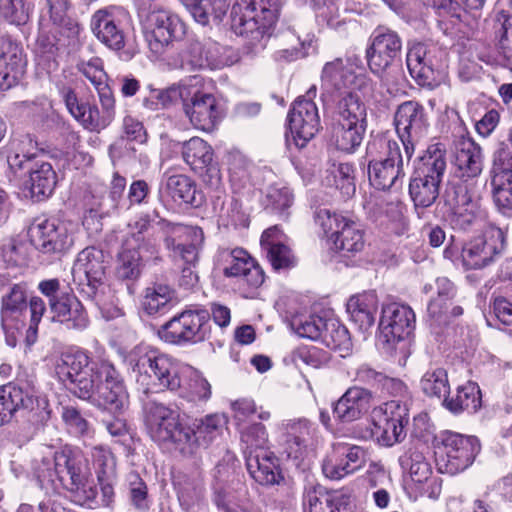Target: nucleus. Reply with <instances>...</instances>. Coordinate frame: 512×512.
<instances>
[{"label": "nucleus", "instance_id": "nucleus-1", "mask_svg": "<svg viewBox=\"0 0 512 512\" xmlns=\"http://www.w3.org/2000/svg\"><path fill=\"white\" fill-rule=\"evenodd\" d=\"M161 238L174 259L194 264L204 235L199 227L167 220L154 224L150 215H140L128 224V233L118 257L117 275L122 279H137L144 263L159 259Z\"/></svg>", "mask_w": 512, "mask_h": 512}, {"label": "nucleus", "instance_id": "nucleus-2", "mask_svg": "<svg viewBox=\"0 0 512 512\" xmlns=\"http://www.w3.org/2000/svg\"><path fill=\"white\" fill-rule=\"evenodd\" d=\"M55 373L73 395L94 406L120 411L128 404L124 379L114 364L108 360L92 361L82 348L73 346L63 351L56 361Z\"/></svg>", "mask_w": 512, "mask_h": 512}, {"label": "nucleus", "instance_id": "nucleus-3", "mask_svg": "<svg viewBox=\"0 0 512 512\" xmlns=\"http://www.w3.org/2000/svg\"><path fill=\"white\" fill-rule=\"evenodd\" d=\"M33 473L39 486L49 491L65 489L72 501L93 508L97 489L89 480L87 461L83 453L71 446L58 450L47 448L40 459L33 461Z\"/></svg>", "mask_w": 512, "mask_h": 512}, {"label": "nucleus", "instance_id": "nucleus-4", "mask_svg": "<svg viewBox=\"0 0 512 512\" xmlns=\"http://www.w3.org/2000/svg\"><path fill=\"white\" fill-rule=\"evenodd\" d=\"M285 0H237L231 10V29L244 37L243 53L254 57L265 50Z\"/></svg>", "mask_w": 512, "mask_h": 512}, {"label": "nucleus", "instance_id": "nucleus-5", "mask_svg": "<svg viewBox=\"0 0 512 512\" xmlns=\"http://www.w3.org/2000/svg\"><path fill=\"white\" fill-rule=\"evenodd\" d=\"M138 388L145 394L174 391L185 367L172 356L149 346H137L126 357Z\"/></svg>", "mask_w": 512, "mask_h": 512}, {"label": "nucleus", "instance_id": "nucleus-6", "mask_svg": "<svg viewBox=\"0 0 512 512\" xmlns=\"http://www.w3.org/2000/svg\"><path fill=\"white\" fill-rule=\"evenodd\" d=\"M321 98L335 106L342 100H360L357 92L368 95L373 91V83L367 76L360 58H335L326 62L321 71Z\"/></svg>", "mask_w": 512, "mask_h": 512}, {"label": "nucleus", "instance_id": "nucleus-7", "mask_svg": "<svg viewBox=\"0 0 512 512\" xmlns=\"http://www.w3.org/2000/svg\"><path fill=\"white\" fill-rule=\"evenodd\" d=\"M145 41L152 53L161 55L173 41L180 40L186 26L178 15L165 10L160 0H135Z\"/></svg>", "mask_w": 512, "mask_h": 512}, {"label": "nucleus", "instance_id": "nucleus-8", "mask_svg": "<svg viewBox=\"0 0 512 512\" xmlns=\"http://www.w3.org/2000/svg\"><path fill=\"white\" fill-rule=\"evenodd\" d=\"M145 423L150 437L160 444H172L180 453L191 452V429L177 408L159 402L145 407Z\"/></svg>", "mask_w": 512, "mask_h": 512}, {"label": "nucleus", "instance_id": "nucleus-9", "mask_svg": "<svg viewBox=\"0 0 512 512\" xmlns=\"http://www.w3.org/2000/svg\"><path fill=\"white\" fill-rule=\"evenodd\" d=\"M315 222L321 227L330 249L342 256H354L363 250L364 231L352 219L329 209L319 208L315 212Z\"/></svg>", "mask_w": 512, "mask_h": 512}, {"label": "nucleus", "instance_id": "nucleus-10", "mask_svg": "<svg viewBox=\"0 0 512 512\" xmlns=\"http://www.w3.org/2000/svg\"><path fill=\"white\" fill-rule=\"evenodd\" d=\"M331 141L345 153H354L366 133V107L361 100L347 98L335 106Z\"/></svg>", "mask_w": 512, "mask_h": 512}, {"label": "nucleus", "instance_id": "nucleus-11", "mask_svg": "<svg viewBox=\"0 0 512 512\" xmlns=\"http://www.w3.org/2000/svg\"><path fill=\"white\" fill-rule=\"evenodd\" d=\"M210 334V313L205 309H186L173 316L158 330L162 341L178 346L204 342Z\"/></svg>", "mask_w": 512, "mask_h": 512}, {"label": "nucleus", "instance_id": "nucleus-12", "mask_svg": "<svg viewBox=\"0 0 512 512\" xmlns=\"http://www.w3.org/2000/svg\"><path fill=\"white\" fill-rule=\"evenodd\" d=\"M406 65L417 84L428 89L437 88L446 78V52L434 45L409 46Z\"/></svg>", "mask_w": 512, "mask_h": 512}, {"label": "nucleus", "instance_id": "nucleus-13", "mask_svg": "<svg viewBox=\"0 0 512 512\" xmlns=\"http://www.w3.org/2000/svg\"><path fill=\"white\" fill-rule=\"evenodd\" d=\"M28 235L35 249L49 260L59 259L74 244L73 224L57 219H36Z\"/></svg>", "mask_w": 512, "mask_h": 512}, {"label": "nucleus", "instance_id": "nucleus-14", "mask_svg": "<svg viewBox=\"0 0 512 512\" xmlns=\"http://www.w3.org/2000/svg\"><path fill=\"white\" fill-rule=\"evenodd\" d=\"M219 261L224 276L234 279V284L245 297H253L264 282L263 269L242 248L220 251Z\"/></svg>", "mask_w": 512, "mask_h": 512}, {"label": "nucleus", "instance_id": "nucleus-15", "mask_svg": "<svg viewBox=\"0 0 512 512\" xmlns=\"http://www.w3.org/2000/svg\"><path fill=\"white\" fill-rule=\"evenodd\" d=\"M59 94L69 113L80 122L84 128L90 131H101L105 129L115 118L116 109L113 92L98 94L101 109L96 105L80 103L77 94L71 87H60Z\"/></svg>", "mask_w": 512, "mask_h": 512}, {"label": "nucleus", "instance_id": "nucleus-16", "mask_svg": "<svg viewBox=\"0 0 512 512\" xmlns=\"http://www.w3.org/2000/svg\"><path fill=\"white\" fill-rule=\"evenodd\" d=\"M440 446L439 469L441 472L457 474L471 466L481 450L477 437L453 431H443L438 437Z\"/></svg>", "mask_w": 512, "mask_h": 512}, {"label": "nucleus", "instance_id": "nucleus-17", "mask_svg": "<svg viewBox=\"0 0 512 512\" xmlns=\"http://www.w3.org/2000/svg\"><path fill=\"white\" fill-rule=\"evenodd\" d=\"M410 404L411 400H390L374 408L373 419L381 429L378 441L383 446L390 447L405 439L410 422Z\"/></svg>", "mask_w": 512, "mask_h": 512}, {"label": "nucleus", "instance_id": "nucleus-18", "mask_svg": "<svg viewBox=\"0 0 512 512\" xmlns=\"http://www.w3.org/2000/svg\"><path fill=\"white\" fill-rule=\"evenodd\" d=\"M317 88L311 86L304 96L298 97L288 113V124L295 142L299 148H303L320 128L318 109L313 101Z\"/></svg>", "mask_w": 512, "mask_h": 512}, {"label": "nucleus", "instance_id": "nucleus-19", "mask_svg": "<svg viewBox=\"0 0 512 512\" xmlns=\"http://www.w3.org/2000/svg\"><path fill=\"white\" fill-rule=\"evenodd\" d=\"M394 124L406 158L410 160L415 153L416 145L427 132L428 121L425 108L413 100L401 103L395 112Z\"/></svg>", "mask_w": 512, "mask_h": 512}, {"label": "nucleus", "instance_id": "nucleus-20", "mask_svg": "<svg viewBox=\"0 0 512 512\" xmlns=\"http://www.w3.org/2000/svg\"><path fill=\"white\" fill-rule=\"evenodd\" d=\"M232 53V49L224 48L211 40H194L181 52L178 66L184 70L217 69L238 61L237 57L230 58Z\"/></svg>", "mask_w": 512, "mask_h": 512}, {"label": "nucleus", "instance_id": "nucleus-21", "mask_svg": "<svg viewBox=\"0 0 512 512\" xmlns=\"http://www.w3.org/2000/svg\"><path fill=\"white\" fill-rule=\"evenodd\" d=\"M275 429L283 452L296 461L304 457L317 434V426L307 418L282 420Z\"/></svg>", "mask_w": 512, "mask_h": 512}, {"label": "nucleus", "instance_id": "nucleus-22", "mask_svg": "<svg viewBox=\"0 0 512 512\" xmlns=\"http://www.w3.org/2000/svg\"><path fill=\"white\" fill-rule=\"evenodd\" d=\"M415 323V313L408 305L397 302L386 304L381 311L380 337L391 347L403 342L405 348V341L413 333Z\"/></svg>", "mask_w": 512, "mask_h": 512}, {"label": "nucleus", "instance_id": "nucleus-23", "mask_svg": "<svg viewBox=\"0 0 512 512\" xmlns=\"http://www.w3.org/2000/svg\"><path fill=\"white\" fill-rule=\"evenodd\" d=\"M74 283L89 297L97 298L105 276L104 253L91 246L78 253L72 267Z\"/></svg>", "mask_w": 512, "mask_h": 512}, {"label": "nucleus", "instance_id": "nucleus-24", "mask_svg": "<svg viewBox=\"0 0 512 512\" xmlns=\"http://www.w3.org/2000/svg\"><path fill=\"white\" fill-rule=\"evenodd\" d=\"M28 308L26 285L14 284L1 299V326L6 343L15 347L20 331L24 328L25 313Z\"/></svg>", "mask_w": 512, "mask_h": 512}, {"label": "nucleus", "instance_id": "nucleus-25", "mask_svg": "<svg viewBox=\"0 0 512 512\" xmlns=\"http://www.w3.org/2000/svg\"><path fill=\"white\" fill-rule=\"evenodd\" d=\"M402 48L398 33L384 26L377 27L370 36L366 59L371 72L382 75L392 65Z\"/></svg>", "mask_w": 512, "mask_h": 512}, {"label": "nucleus", "instance_id": "nucleus-26", "mask_svg": "<svg viewBox=\"0 0 512 512\" xmlns=\"http://www.w3.org/2000/svg\"><path fill=\"white\" fill-rule=\"evenodd\" d=\"M201 85L202 81L191 84L183 110L195 128L209 132L219 123L221 109L215 96L201 90Z\"/></svg>", "mask_w": 512, "mask_h": 512}, {"label": "nucleus", "instance_id": "nucleus-27", "mask_svg": "<svg viewBox=\"0 0 512 512\" xmlns=\"http://www.w3.org/2000/svg\"><path fill=\"white\" fill-rule=\"evenodd\" d=\"M128 20V13L121 7L110 6L97 10L91 18V29L103 44L113 50H120L125 45L123 25Z\"/></svg>", "mask_w": 512, "mask_h": 512}, {"label": "nucleus", "instance_id": "nucleus-28", "mask_svg": "<svg viewBox=\"0 0 512 512\" xmlns=\"http://www.w3.org/2000/svg\"><path fill=\"white\" fill-rule=\"evenodd\" d=\"M504 244V233L498 228L470 240L462 248L464 266L467 269H481L489 265L503 251Z\"/></svg>", "mask_w": 512, "mask_h": 512}, {"label": "nucleus", "instance_id": "nucleus-29", "mask_svg": "<svg viewBox=\"0 0 512 512\" xmlns=\"http://www.w3.org/2000/svg\"><path fill=\"white\" fill-rule=\"evenodd\" d=\"M365 450L356 445L337 443L322 463L325 477L340 480L361 469L365 463Z\"/></svg>", "mask_w": 512, "mask_h": 512}, {"label": "nucleus", "instance_id": "nucleus-30", "mask_svg": "<svg viewBox=\"0 0 512 512\" xmlns=\"http://www.w3.org/2000/svg\"><path fill=\"white\" fill-rule=\"evenodd\" d=\"M445 205L448 207L445 219L455 230H469L477 224L481 216L479 202L463 186L453 190V197L450 193L447 194Z\"/></svg>", "mask_w": 512, "mask_h": 512}, {"label": "nucleus", "instance_id": "nucleus-31", "mask_svg": "<svg viewBox=\"0 0 512 512\" xmlns=\"http://www.w3.org/2000/svg\"><path fill=\"white\" fill-rule=\"evenodd\" d=\"M374 400L372 390L359 385L351 386L333 403V416L342 423L353 422L369 411Z\"/></svg>", "mask_w": 512, "mask_h": 512}, {"label": "nucleus", "instance_id": "nucleus-32", "mask_svg": "<svg viewBox=\"0 0 512 512\" xmlns=\"http://www.w3.org/2000/svg\"><path fill=\"white\" fill-rule=\"evenodd\" d=\"M159 193L162 199L167 198L178 206H198L201 203L195 181L185 174L164 172Z\"/></svg>", "mask_w": 512, "mask_h": 512}, {"label": "nucleus", "instance_id": "nucleus-33", "mask_svg": "<svg viewBox=\"0 0 512 512\" xmlns=\"http://www.w3.org/2000/svg\"><path fill=\"white\" fill-rule=\"evenodd\" d=\"M50 313L51 320L59 323L65 330L82 332L90 325L86 309L72 294L62 293L61 300L52 304Z\"/></svg>", "mask_w": 512, "mask_h": 512}, {"label": "nucleus", "instance_id": "nucleus-34", "mask_svg": "<svg viewBox=\"0 0 512 512\" xmlns=\"http://www.w3.org/2000/svg\"><path fill=\"white\" fill-rule=\"evenodd\" d=\"M260 245L274 270L289 269L295 266L296 259L288 245V237L278 225L263 231Z\"/></svg>", "mask_w": 512, "mask_h": 512}, {"label": "nucleus", "instance_id": "nucleus-35", "mask_svg": "<svg viewBox=\"0 0 512 512\" xmlns=\"http://www.w3.org/2000/svg\"><path fill=\"white\" fill-rule=\"evenodd\" d=\"M213 502L219 512H253L248 489L240 480L217 485L214 488Z\"/></svg>", "mask_w": 512, "mask_h": 512}, {"label": "nucleus", "instance_id": "nucleus-36", "mask_svg": "<svg viewBox=\"0 0 512 512\" xmlns=\"http://www.w3.org/2000/svg\"><path fill=\"white\" fill-rule=\"evenodd\" d=\"M25 61L21 48L6 38L0 39V90L18 83L24 74Z\"/></svg>", "mask_w": 512, "mask_h": 512}, {"label": "nucleus", "instance_id": "nucleus-37", "mask_svg": "<svg viewBox=\"0 0 512 512\" xmlns=\"http://www.w3.org/2000/svg\"><path fill=\"white\" fill-rule=\"evenodd\" d=\"M245 458L249 475L260 485L278 484L282 480L277 457L267 449L247 453Z\"/></svg>", "mask_w": 512, "mask_h": 512}, {"label": "nucleus", "instance_id": "nucleus-38", "mask_svg": "<svg viewBox=\"0 0 512 512\" xmlns=\"http://www.w3.org/2000/svg\"><path fill=\"white\" fill-rule=\"evenodd\" d=\"M455 173L462 179L478 177L483 170L481 147L470 138H463L456 144L454 152Z\"/></svg>", "mask_w": 512, "mask_h": 512}, {"label": "nucleus", "instance_id": "nucleus-39", "mask_svg": "<svg viewBox=\"0 0 512 512\" xmlns=\"http://www.w3.org/2000/svg\"><path fill=\"white\" fill-rule=\"evenodd\" d=\"M212 209L219 225L224 227L247 228L249 214L243 209L242 203L235 196L218 194L212 196Z\"/></svg>", "mask_w": 512, "mask_h": 512}, {"label": "nucleus", "instance_id": "nucleus-40", "mask_svg": "<svg viewBox=\"0 0 512 512\" xmlns=\"http://www.w3.org/2000/svg\"><path fill=\"white\" fill-rule=\"evenodd\" d=\"M176 304V292L168 284L154 282L143 291L141 308L150 316L166 314Z\"/></svg>", "mask_w": 512, "mask_h": 512}, {"label": "nucleus", "instance_id": "nucleus-41", "mask_svg": "<svg viewBox=\"0 0 512 512\" xmlns=\"http://www.w3.org/2000/svg\"><path fill=\"white\" fill-rule=\"evenodd\" d=\"M350 320L362 331L371 328L375 323L378 310V297L374 291L353 295L346 304Z\"/></svg>", "mask_w": 512, "mask_h": 512}, {"label": "nucleus", "instance_id": "nucleus-42", "mask_svg": "<svg viewBox=\"0 0 512 512\" xmlns=\"http://www.w3.org/2000/svg\"><path fill=\"white\" fill-rule=\"evenodd\" d=\"M173 392L187 402L197 404L211 397V386L198 370L185 365L180 375V385Z\"/></svg>", "mask_w": 512, "mask_h": 512}, {"label": "nucleus", "instance_id": "nucleus-43", "mask_svg": "<svg viewBox=\"0 0 512 512\" xmlns=\"http://www.w3.org/2000/svg\"><path fill=\"white\" fill-rule=\"evenodd\" d=\"M363 160L365 163L403 164L399 144L382 133L370 136Z\"/></svg>", "mask_w": 512, "mask_h": 512}, {"label": "nucleus", "instance_id": "nucleus-44", "mask_svg": "<svg viewBox=\"0 0 512 512\" xmlns=\"http://www.w3.org/2000/svg\"><path fill=\"white\" fill-rule=\"evenodd\" d=\"M490 186L498 211L504 216H512V168L491 167Z\"/></svg>", "mask_w": 512, "mask_h": 512}, {"label": "nucleus", "instance_id": "nucleus-45", "mask_svg": "<svg viewBox=\"0 0 512 512\" xmlns=\"http://www.w3.org/2000/svg\"><path fill=\"white\" fill-rule=\"evenodd\" d=\"M490 186L498 211L504 216H512V168L491 167Z\"/></svg>", "mask_w": 512, "mask_h": 512}, {"label": "nucleus", "instance_id": "nucleus-46", "mask_svg": "<svg viewBox=\"0 0 512 512\" xmlns=\"http://www.w3.org/2000/svg\"><path fill=\"white\" fill-rule=\"evenodd\" d=\"M35 397L12 384L0 387V426L10 422L20 409L34 408Z\"/></svg>", "mask_w": 512, "mask_h": 512}, {"label": "nucleus", "instance_id": "nucleus-47", "mask_svg": "<svg viewBox=\"0 0 512 512\" xmlns=\"http://www.w3.org/2000/svg\"><path fill=\"white\" fill-rule=\"evenodd\" d=\"M201 77L198 75L182 79L179 83L173 84L166 89H155L151 91L150 96L145 99L144 105L152 110L169 107L179 100L184 105L189 97V89L192 83H200Z\"/></svg>", "mask_w": 512, "mask_h": 512}, {"label": "nucleus", "instance_id": "nucleus-48", "mask_svg": "<svg viewBox=\"0 0 512 512\" xmlns=\"http://www.w3.org/2000/svg\"><path fill=\"white\" fill-rule=\"evenodd\" d=\"M510 4L512 7V0ZM486 26L503 56L512 58V12L504 9L494 11L486 19Z\"/></svg>", "mask_w": 512, "mask_h": 512}, {"label": "nucleus", "instance_id": "nucleus-49", "mask_svg": "<svg viewBox=\"0 0 512 512\" xmlns=\"http://www.w3.org/2000/svg\"><path fill=\"white\" fill-rule=\"evenodd\" d=\"M482 405V398L479 386L476 383L468 382L459 386L456 393L443 399V406L454 415L461 413H476Z\"/></svg>", "mask_w": 512, "mask_h": 512}, {"label": "nucleus", "instance_id": "nucleus-50", "mask_svg": "<svg viewBox=\"0 0 512 512\" xmlns=\"http://www.w3.org/2000/svg\"><path fill=\"white\" fill-rule=\"evenodd\" d=\"M446 152L442 144L435 143L427 147L418 158L414 174L441 182L446 170Z\"/></svg>", "mask_w": 512, "mask_h": 512}, {"label": "nucleus", "instance_id": "nucleus-51", "mask_svg": "<svg viewBox=\"0 0 512 512\" xmlns=\"http://www.w3.org/2000/svg\"><path fill=\"white\" fill-rule=\"evenodd\" d=\"M368 178L378 190L398 189L403 184L405 172L403 164L367 163Z\"/></svg>", "mask_w": 512, "mask_h": 512}, {"label": "nucleus", "instance_id": "nucleus-52", "mask_svg": "<svg viewBox=\"0 0 512 512\" xmlns=\"http://www.w3.org/2000/svg\"><path fill=\"white\" fill-rule=\"evenodd\" d=\"M342 0H313L316 22L321 28H329L344 33L347 26L352 24L342 17Z\"/></svg>", "mask_w": 512, "mask_h": 512}, {"label": "nucleus", "instance_id": "nucleus-53", "mask_svg": "<svg viewBox=\"0 0 512 512\" xmlns=\"http://www.w3.org/2000/svg\"><path fill=\"white\" fill-rule=\"evenodd\" d=\"M223 425V418L217 414L208 415L202 419H195L189 424L191 436V452L183 455H192L201 446L210 444L220 433Z\"/></svg>", "mask_w": 512, "mask_h": 512}, {"label": "nucleus", "instance_id": "nucleus-54", "mask_svg": "<svg viewBox=\"0 0 512 512\" xmlns=\"http://www.w3.org/2000/svg\"><path fill=\"white\" fill-rule=\"evenodd\" d=\"M29 182L32 195L41 199L53 193L57 175L49 162L36 160L30 167Z\"/></svg>", "mask_w": 512, "mask_h": 512}, {"label": "nucleus", "instance_id": "nucleus-55", "mask_svg": "<svg viewBox=\"0 0 512 512\" xmlns=\"http://www.w3.org/2000/svg\"><path fill=\"white\" fill-rule=\"evenodd\" d=\"M36 143L29 135L20 139H14L10 144V151L7 156L9 168L17 173L29 169L35 160Z\"/></svg>", "mask_w": 512, "mask_h": 512}, {"label": "nucleus", "instance_id": "nucleus-56", "mask_svg": "<svg viewBox=\"0 0 512 512\" xmlns=\"http://www.w3.org/2000/svg\"><path fill=\"white\" fill-rule=\"evenodd\" d=\"M325 317L318 314L297 312L289 319V327L299 337L319 341L325 328Z\"/></svg>", "mask_w": 512, "mask_h": 512}, {"label": "nucleus", "instance_id": "nucleus-57", "mask_svg": "<svg viewBox=\"0 0 512 512\" xmlns=\"http://www.w3.org/2000/svg\"><path fill=\"white\" fill-rule=\"evenodd\" d=\"M182 158L195 172H202L213 161L211 146L199 137L182 143Z\"/></svg>", "mask_w": 512, "mask_h": 512}, {"label": "nucleus", "instance_id": "nucleus-58", "mask_svg": "<svg viewBox=\"0 0 512 512\" xmlns=\"http://www.w3.org/2000/svg\"><path fill=\"white\" fill-rule=\"evenodd\" d=\"M435 285L437 296L428 303L427 312L435 322L442 323L448 313L450 301L456 295V288L446 277L437 278Z\"/></svg>", "mask_w": 512, "mask_h": 512}, {"label": "nucleus", "instance_id": "nucleus-59", "mask_svg": "<svg viewBox=\"0 0 512 512\" xmlns=\"http://www.w3.org/2000/svg\"><path fill=\"white\" fill-rule=\"evenodd\" d=\"M399 464L403 471L409 473L415 483H424L432 474L430 463L417 447L408 448L399 457Z\"/></svg>", "mask_w": 512, "mask_h": 512}, {"label": "nucleus", "instance_id": "nucleus-60", "mask_svg": "<svg viewBox=\"0 0 512 512\" xmlns=\"http://www.w3.org/2000/svg\"><path fill=\"white\" fill-rule=\"evenodd\" d=\"M441 182L414 174L409 183V195L415 208L430 207L439 196Z\"/></svg>", "mask_w": 512, "mask_h": 512}, {"label": "nucleus", "instance_id": "nucleus-61", "mask_svg": "<svg viewBox=\"0 0 512 512\" xmlns=\"http://www.w3.org/2000/svg\"><path fill=\"white\" fill-rule=\"evenodd\" d=\"M328 185H334L344 197H351L356 190L354 183V167L349 163L332 164L326 171Z\"/></svg>", "mask_w": 512, "mask_h": 512}, {"label": "nucleus", "instance_id": "nucleus-62", "mask_svg": "<svg viewBox=\"0 0 512 512\" xmlns=\"http://www.w3.org/2000/svg\"><path fill=\"white\" fill-rule=\"evenodd\" d=\"M293 194L286 186L271 185L262 200L264 209L269 213L287 216V210L293 204Z\"/></svg>", "mask_w": 512, "mask_h": 512}, {"label": "nucleus", "instance_id": "nucleus-63", "mask_svg": "<svg viewBox=\"0 0 512 512\" xmlns=\"http://www.w3.org/2000/svg\"><path fill=\"white\" fill-rule=\"evenodd\" d=\"M319 341L332 350L348 351L351 346L348 329L334 318L326 319Z\"/></svg>", "mask_w": 512, "mask_h": 512}, {"label": "nucleus", "instance_id": "nucleus-64", "mask_svg": "<svg viewBox=\"0 0 512 512\" xmlns=\"http://www.w3.org/2000/svg\"><path fill=\"white\" fill-rule=\"evenodd\" d=\"M77 70L94 86L97 94L112 92L107 81L108 76L104 70L103 62L99 57H92L88 60L81 59Z\"/></svg>", "mask_w": 512, "mask_h": 512}]
</instances>
